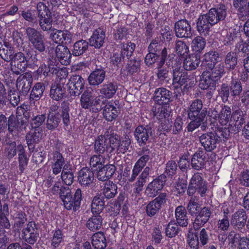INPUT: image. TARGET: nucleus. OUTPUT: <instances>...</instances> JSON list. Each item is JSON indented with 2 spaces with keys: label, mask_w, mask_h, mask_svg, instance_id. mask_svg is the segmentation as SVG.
<instances>
[{
  "label": "nucleus",
  "mask_w": 249,
  "mask_h": 249,
  "mask_svg": "<svg viewBox=\"0 0 249 249\" xmlns=\"http://www.w3.org/2000/svg\"><path fill=\"white\" fill-rule=\"evenodd\" d=\"M89 43L85 40H80L74 43L72 50V54L75 56L84 53L88 49Z\"/></svg>",
  "instance_id": "49"
},
{
  "label": "nucleus",
  "mask_w": 249,
  "mask_h": 249,
  "mask_svg": "<svg viewBox=\"0 0 249 249\" xmlns=\"http://www.w3.org/2000/svg\"><path fill=\"white\" fill-rule=\"evenodd\" d=\"M25 34L30 44L34 49L40 53L45 50L44 36L40 31L29 27L25 30Z\"/></svg>",
  "instance_id": "2"
},
{
  "label": "nucleus",
  "mask_w": 249,
  "mask_h": 249,
  "mask_svg": "<svg viewBox=\"0 0 249 249\" xmlns=\"http://www.w3.org/2000/svg\"><path fill=\"white\" fill-rule=\"evenodd\" d=\"M39 237L37 225L34 221L28 222L21 231V237L25 243L34 245Z\"/></svg>",
  "instance_id": "5"
},
{
  "label": "nucleus",
  "mask_w": 249,
  "mask_h": 249,
  "mask_svg": "<svg viewBox=\"0 0 249 249\" xmlns=\"http://www.w3.org/2000/svg\"><path fill=\"white\" fill-rule=\"evenodd\" d=\"M175 217L178 225L182 227H186L188 224V218L185 207L182 206L177 207L175 210Z\"/></svg>",
  "instance_id": "40"
},
{
  "label": "nucleus",
  "mask_w": 249,
  "mask_h": 249,
  "mask_svg": "<svg viewBox=\"0 0 249 249\" xmlns=\"http://www.w3.org/2000/svg\"><path fill=\"white\" fill-rule=\"evenodd\" d=\"M45 89V84L42 82H37L34 86L30 95V99L38 101L43 95Z\"/></svg>",
  "instance_id": "46"
},
{
  "label": "nucleus",
  "mask_w": 249,
  "mask_h": 249,
  "mask_svg": "<svg viewBox=\"0 0 249 249\" xmlns=\"http://www.w3.org/2000/svg\"><path fill=\"white\" fill-rule=\"evenodd\" d=\"M148 52H151L154 53L160 54L161 59L163 60H166V65L168 68L173 67V62L171 61V58L168 56V52L167 48L160 43L156 40H153L149 45L147 48Z\"/></svg>",
  "instance_id": "12"
},
{
  "label": "nucleus",
  "mask_w": 249,
  "mask_h": 249,
  "mask_svg": "<svg viewBox=\"0 0 249 249\" xmlns=\"http://www.w3.org/2000/svg\"><path fill=\"white\" fill-rule=\"evenodd\" d=\"M166 60H163V59H161V60L158 61L157 63V68L158 69L156 75L158 79L160 81H164L168 78L169 71L167 68L164 66V64L166 65Z\"/></svg>",
  "instance_id": "48"
},
{
  "label": "nucleus",
  "mask_w": 249,
  "mask_h": 249,
  "mask_svg": "<svg viewBox=\"0 0 249 249\" xmlns=\"http://www.w3.org/2000/svg\"><path fill=\"white\" fill-rule=\"evenodd\" d=\"M206 162V153L202 150L196 152L191 159L192 168L197 171L202 170L205 167Z\"/></svg>",
  "instance_id": "32"
},
{
  "label": "nucleus",
  "mask_w": 249,
  "mask_h": 249,
  "mask_svg": "<svg viewBox=\"0 0 249 249\" xmlns=\"http://www.w3.org/2000/svg\"><path fill=\"white\" fill-rule=\"evenodd\" d=\"M93 92L90 88H88L82 94L80 98V105L82 108L91 110L93 103Z\"/></svg>",
  "instance_id": "37"
},
{
  "label": "nucleus",
  "mask_w": 249,
  "mask_h": 249,
  "mask_svg": "<svg viewBox=\"0 0 249 249\" xmlns=\"http://www.w3.org/2000/svg\"><path fill=\"white\" fill-rule=\"evenodd\" d=\"M150 154L151 151L147 147L142 148L140 154L141 157L137 161L133 167L132 175L129 179V182H132L135 180L137 176L150 159Z\"/></svg>",
  "instance_id": "9"
},
{
  "label": "nucleus",
  "mask_w": 249,
  "mask_h": 249,
  "mask_svg": "<svg viewBox=\"0 0 249 249\" xmlns=\"http://www.w3.org/2000/svg\"><path fill=\"white\" fill-rule=\"evenodd\" d=\"M105 135H100L95 140L94 144L95 152L99 155L109 157L112 153V149L109 147Z\"/></svg>",
  "instance_id": "25"
},
{
  "label": "nucleus",
  "mask_w": 249,
  "mask_h": 249,
  "mask_svg": "<svg viewBox=\"0 0 249 249\" xmlns=\"http://www.w3.org/2000/svg\"><path fill=\"white\" fill-rule=\"evenodd\" d=\"M200 62V57L197 54L186 57L184 60L183 67L186 71H192L198 67Z\"/></svg>",
  "instance_id": "42"
},
{
  "label": "nucleus",
  "mask_w": 249,
  "mask_h": 249,
  "mask_svg": "<svg viewBox=\"0 0 249 249\" xmlns=\"http://www.w3.org/2000/svg\"><path fill=\"white\" fill-rule=\"evenodd\" d=\"M70 104L68 101H63L60 107L54 103L49 107L47 114L60 115L63 123L65 126H68L71 123Z\"/></svg>",
  "instance_id": "4"
},
{
  "label": "nucleus",
  "mask_w": 249,
  "mask_h": 249,
  "mask_svg": "<svg viewBox=\"0 0 249 249\" xmlns=\"http://www.w3.org/2000/svg\"><path fill=\"white\" fill-rule=\"evenodd\" d=\"M26 57L25 53L18 52L16 53L12 61L10 63L11 70L16 75L21 74L26 70Z\"/></svg>",
  "instance_id": "16"
},
{
  "label": "nucleus",
  "mask_w": 249,
  "mask_h": 249,
  "mask_svg": "<svg viewBox=\"0 0 249 249\" xmlns=\"http://www.w3.org/2000/svg\"><path fill=\"white\" fill-rule=\"evenodd\" d=\"M118 89L116 82L107 81L104 83L99 89L101 96L106 98H111L116 93Z\"/></svg>",
  "instance_id": "34"
},
{
  "label": "nucleus",
  "mask_w": 249,
  "mask_h": 249,
  "mask_svg": "<svg viewBox=\"0 0 249 249\" xmlns=\"http://www.w3.org/2000/svg\"><path fill=\"white\" fill-rule=\"evenodd\" d=\"M224 63L227 71H231L234 70L238 64L236 53L233 52L228 53L224 58Z\"/></svg>",
  "instance_id": "45"
},
{
  "label": "nucleus",
  "mask_w": 249,
  "mask_h": 249,
  "mask_svg": "<svg viewBox=\"0 0 249 249\" xmlns=\"http://www.w3.org/2000/svg\"><path fill=\"white\" fill-rule=\"evenodd\" d=\"M206 42L204 38L201 36L195 37L192 42L193 50L197 53H201L206 46Z\"/></svg>",
  "instance_id": "57"
},
{
  "label": "nucleus",
  "mask_w": 249,
  "mask_h": 249,
  "mask_svg": "<svg viewBox=\"0 0 249 249\" xmlns=\"http://www.w3.org/2000/svg\"><path fill=\"white\" fill-rule=\"evenodd\" d=\"M49 38L54 43L61 45L63 43H70L71 35L67 30H61L53 28L49 33Z\"/></svg>",
  "instance_id": "21"
},
{
  "label": "nucleus",
  "mask_w": 249,
  "mask_h": 249,
  "mask_svg": "<svg viewBox=\"0 0 249 249\" xmlns=\"http://www.w3.org/2000/svg\"><path fill=\"white\" fill-rule=\"evenodd\" d=\"M116 105L114 102L109 101L104 106L103 116L107 121L111 122L118 117L119 110L117 109Z\"/></svg>",
  "instance_id": "33"
},
{
  "label": "nucleus",
  "mask_w": 249,
  "mask_h": 249,
  "mask_svg": "<svg viewBox=\"0 0 249 249\" xmlns=\"http://www.w3.org/2000/svg\"><path fill=\"white\" fill-rule=\"evenodd\" d=\"M92 245L95 249H105L107 247V240L104 233L98 231L92 236Z\"/></svg>",
  "instance_id": "41"
},
{
  "label": "nucleus",
  "mask_w": 249,
  "mask_h": 249,
  "mask_svg": "<svg viewBox=\"0 0 249 249\" xmlns=\"http://www.w3.org/2000/svg\"><path fill=\"white\" fill-rule=\"evenodd\" d=\"M166 176L160 175L149 183L146 187L145 194L148 197H154L163 189L166 182Z\"/></svg>",
  "instance_id": "8"
},
{
  "label": "nucleus",
  "mask_w": 249,
  "mask_h": 249,
  "mask_svg": "<svg viewBox=\"0 0 249 249\" xmlns=\"http://www.w3.org/2000/svg\"><path fill=\"white\" fill-rule=\"evenodd\" d=\"M190 79L186 72L183 71L180 68H175L173 69V87L177 90L178 94L176 95V98L180 97L179 90L181 86L189 82Z\"/></svg>",
  "instance_id": "15"
},
{
  "label": "nucleus",
  "mask_w": 249,
  "mask_h": 249,
  "mask_svg": "<svg viewBox=\"0 0 249 249\" xmlns=\"http://www.w3.org/2000/svg\"><path fill=\"white\" fill-rule=\"evenodd\" d=\"M212 211L210 208L204 207L200 211L198 212L197 215L193 223V227L196 231L199 230L208 222L210 218Z\"/></svg>",
  "instance_id": "26"
},
{
  "label": "nucleus",
  "mask_w": 249,
  "mask_h": 249,
  "mask_svg": "<svg viewBox=\"0 0 249 249\" xmlns=\"http://www.w3.org/2000/svg\"><path fill=\"white\" fill-rule=\"evenodd\" d=\"M208 69L212 71L211 75L216 80H218L225 73V65L223 62H217Z\"/></svg>",
  "instance_id": "52"
},
{
  "label": "nucleus",
  "mask_w": 249,
  "mask_h": 249,
  "mask_svg": "<svg viewBox=\"0 0 249 249\" xmlns=\"http://www.w3.org/2000/svg\"><path fill=\"white\" fill-rule=\"evenodd\" d=\"M178 226L176 223L170 222L165 229L166 236L169 238H173L177 235L180 231Z\"/></svg>",
  "instance_id": "62"
},
{
  "label": "nucleus",
  "mask_w": 249,
  "mask_h": 249,
  "mask_svg": "<svg viewBox=\"0 0 249 249\" xmlns=\"http://www.w3.org/2000/svg\"><path fill=\"white\" fill-rule=\"evenodd\" d=\"M26 57V66L27 68H32L37 65L38 59L37 58V53L33 49H28L25 50Z\"/></svg>",
  "instance_id": "51"
},
{
  "label": "nucleus",
  "mask_w": 249,
  "mask_h": 249,
  "mask_svg": "<svg viewBox=\"0 0 249 249\" xmlns=\"http://www.w3.org/2000/svg\"><path fill=\"white\" fill-rule=\"evenodd\" d=\"M106 74L105 68L100 66L97 67L89 74L88 78L89 85L91 86H98L104 81Z\"/></svg>",
  "instance_id": "24"
},
{
  "label": "nucleus",
  "mask_w": 249,
  "mask_h": 249,
  "mask_svg": "<svg viewBox=\"0 0 249 249\" xmlns=\"http://www.w3.org/2000/svg\"><path fill=\"white\" fill-rule=\"evenodd\" d=\"M55 53L57 59L62 65L70 64L72 54L66 46L58 45L55 49Z\"/></svg>",
  "instance_id": "29"
},
{
  "label": "nucleus",
  "mask_w": 249,
  "mask_h": 249,
  "mask_svg": "<svg viewBox=\"0 0 249 249\" xmlns=\"http://www.w3.org/2000/svg\"><path fill=\"white\" fill-rule=\"evenodd\" d=\"M227 16V8L224 4L211 8L207 14L200 15L197 19L196 28L201 36H207L211 27L220 21L225 19Z\"/></svg>",
  "instance_id": "1"
},
{
  "label": "nucleus",
  "mask_w": 249,
  "mask_h": 249,
  "mask_svg": "<svg viewBox=\"0 0 249 249\" xmlns=\"http://www.w3.org/2000/svg\"><path fill=\"white\" fill-rule=\"evenodd\" d=\"M116 170V168L113 164L103 165L93 169V171L96 172L97 179L102 181L108 180L113 175Z\"/></svg>",
  "instance_id": "27"
},
{
  "label": "nucleus",
  "mask_w": 249,
  "mask_h": 249,
  "mask_svg": "<svg viewBox=\"0 0 249 249\" xmlns=\"http://www.w3.org/2000/svg\"><path fill=\"white\" fill-rule=\"evenodd\" d=\"M174 31L178 38H188L192 35L190 23L185 19L179 20L175 23Z\"/></svg>",
  "instance_id": "17"
},
{
  "label": "nucleus",
  "mask_w": 249,
  "mask_h": 249,
  "mask_svg": "<svg viewBox=\"0 0 249 249\" xmlns=\"http://www.w3.org/2000/svg\"><path fill=\"white\" fill-rule=\"evenodd\" d=\"M219 58V54L217 51H210L204 55L201 65L209 69L218 62Z\"/></svg>",
  "instance_id": "39"
},
{
  "label": "nucleus",
  "mask_w": 249,
  "mask_h": 249,
  "mask_svg": "<svg viewBox=\"0 0 249 249\" xmlns=\"http://www.w3.org/2000/svg\"><path fill=\"white\" fill-rule=\"evenodd\" d=\"M229 87L231 96L235 98L240 96L243 91V87L240 79L232 76Z\"/></svg>",
  "instance_id": "43"
},
{
  "label": "nucleus",
  "mask_w": 249,
  "mask_h": 249,
  "mask_svg": "<svg viewBox=\"0 0 249 249\" xmlns=\"http://www.w3.org/2000/svg\"><path fill=\"white\" fill-rule=\"evenodd\" d=\"M110 64L117 69L121 68L126 60L120 53H114L110 56Z\"/></svg>",
  "instance_id": "60"
},
{
  "label": "nucleus",
  "mask_w": 249,
  "mask_h": 249,
  "mask_svg": "<svg viewBox=\"0 0 249 249\" xmlns=\"http://www.w3.org/2000/svg\"><path fill=\"white\" fill-rule=\"evenodd\" d=\"M176 53L180 56L185 57L187 56L189 50L186 43L180 40H178L175 43Z\"/></svg>",
  "instance_id": "59"
},
{
  "label": "nucleus",
  "mask_w": 249,
  "mask_h": 249,
  "mask_svg": "<svg viewBox=\"0 0 249 249\" xmlns=\"http://www.w3.org/2000/svg\"><path fill=\"white\" fill-rule=\"evenodd\" d=\"M247 219L246 212L243 209H239L232 214L231 218V225L235 230L244 232Z\"/></svg>",
  "instance_id": "14"
},
{
  "label": "nucleus",
  "mask_w": 249,
  "mask_h": 249,
  "mask_svg": "<svg viewBox=\"0 0 249 249\" xmlns=\"http://www.w3.org/2000/svg\"><path fill=\"white\" fill-rule=\"evenodd\" d=\"M221 107L219 122L221 125H226L231 119V110L230 107L226 105Z\"/></svg>",
  "instance_id": "50"
},
{
  "label": "nucleus",
  "mask_w": 249,
  "mask_h": 249,
  "mask_svg": "<svg viewBox=\"0 0 249 249\" xmlns=\"http://www.w3.org/2000/svg\"><path fill=\"white\" fill-rule=\"evenodd\" d=\"M140 60L139 59L129 60L126 66L127 74L132 75L138 72L140 70Z\"/></svg>",
  "instance_id": "56"
},
{
  "label": "nucleus",
  "mask_w": 249,
  "mask_h": 249,
  "mask_svg": "<svg viewBox=\"0 0 249 249\" xmlns=\"http://www.w3.org/2000/svg\"><path fill=\"white\" fill-rule=\"evenodd\" d=\"M102 192L104 198L107 199L113 198L117 193V186L112 181H107L104 184Z\"/></svg>",
  "instance_id": "44"
},
{
  "label": "nucleus",
  "mask_w": 249,
  "mask_h": 249,
  "mask_svg": "<svg viewBox=\"0 0 249 249\" xmlns=\"http://www.w3.org/2000/svg\"><path fill=\"white\" fill-rule=\"evenodd\" d=\"M207 113V109L203 108V103L200 99H196L193 101L188 110V116L189 119H194L196 117L205 119Z\"/></svg>",
  "instance_id": "19"
},
{
  "label": "nucleus",
  "mask_w": 249,
  "mask_h": 249,
  "mask_svg": "<svg viewBox=\"0 0 249 249\" xmlns=\"http://www.w3.org/2000/svg\"><path fill=\"white\" fill-rule=\"evenodd\" d=\"M25 122L21 119H18L11 115L8 119V130L13 136L18 138L19 133L26 129Z\"/></svg>",
  "instance_id": "20"
},
{
  "label": "nucleus",
  "mask_w": 249,
  "mask_h": 249,
  "mask_svg": "<svg viewBox=\"0 0 249 249\" xmlns=\"http://www.w3.org/2000/svg\"><path fill=\"white\" fill-rule=\"evenodd\" d=\"M155 135V130L148 125L145 126L139 125L134 131V135L137 143L140 146L146 145L150 137Z\"/></svg>",
  "instance_id": "10"
},
{
  "label": "nucleus",
  "mask_w": 249,
  "mask_h": 249,
  "mask_svg": "<svg viewBox=\"0 0 249 249\" xmlns=\"http://www.w3.org/2000/svg\"><path fill=\"white\" fill-rule=\"evenodd\" d=\"M199 139L201 145L207 152H212L216 149L220 144L218 136L214 131L202 134Z\"/></svg>",
  "instance_id": "7"
},
{
  "label": "nucleus",
  "mask_w": 249,
  "mask_h": 249,
  "mask_svg": "<svg viewBox=\"0 0 249 249\" xmlns=\"http://www.w3.org/2000/svg\"><path fill=\"white\" fill-rule=\"evenodd\" d=\"M105 198L101 193L94 196L91 203L92 214H101L105 208Z\"/></svg>",
  "instance_id": "35"
},
{
  "label": "nucleus",
  "mask_w": 249,
  "mask_h": 249,
  "mask_svg": "<svg viewBox=\"0 0 249 249\" xmlns=\"http://www.w3.org/2000/svg\"><path fill=\"white\" fill-rule=\"evenodd\" d=\"M105 38V30L103 28H98L93 31L92 36L89 38L90 45L96 49H100L103 46Z\"/></svg>",
  "instance_id": "30"
},
{
  "label": "nucleus",
  "mask_w": 249,
  "mask_h": 249,
  "mask_svg": "<svg viewBox=\"0 0 249 249\" xmlns=\"http://www.w3.org/2000/svg\"><path fill=\"white\" fill-rule=\"evenodd\" d=\"M216 80L210 75H202L199 84V87L202 89H211L215 86Z\"/></svg>",
  "instance_id": "53"
},
{
  "label": "nucleus",
  "mask_w": 249,
  "mask_h": 249,
  "mask_svg": "<svg viewBox=\"0 0 249 249\" xmlns=\"http://www.w3.org/2000/svg\"><path fill=\"white\" fill-rule=\"evenodd\" d=\"M106 136V140L108 142V144L109 147L112 149V153L116 150L118 146H119L120 137L116 134L112 133L107 135Z\"/></svg>",
  "instance_id": "64"
},
{
  "label": "nucleus",
  "mask_w": 249,
  "mask_h": 249,
  "mask_svg": "<svg viewBox=\"0 0 249 249\" xmlns=\"http://www.w3.org/2000/svg\"><path fill=\"white\" fill-rule=\"evenodd\" d=\"M18 153V168L20 174L23 173L27 167L29 157L25 152L23 145L21 144L17 145Z\"/></svg>",
  "instance_id": "36"
},
{
  "label": "nucleus",
  "mask_w": 249,
  "mask_h": 249,
  "mask_svg": "<svg viewBox=\"0 0 249 249\" xmlns=\"http://www.w3.org/2000/svg\"><path fill=\"white\" fill-rule=\"evenodd\" d=\"M66 88L64 83L55 81L53 82L50 90V97L53 100L59 101L66 97Z\"/></svg>",
  "instance_id": "23"
},
{
  "label": "nucleus",
  "mask_w": 249,
  "mask_h": 249,
  "mask_svg": "<svg viewBox=\"0 0 249 249\" xmlns=\"http://www.w3.org/2000/svg\"><path fill=\"white\" fill-rule=\"evenodd\" d=\"M53 232V236L51 240V245L53 249H55L63 241L64 236L62 230L59 229L55 230Z\"/></svg>",
  "instance_id": "58"
},
{
  "label": "nucleus",
  "mask_w": 249,
  "mask_h": 249,
  "mask_svg": "<svg viewBox=\"0 0 249 249\" xmlns=\"http://www.w3.org/2000/svg\"><path fill=\"white\" fill-rule=\"evenodd\" d=\"M93 170L86 167L82 168L78 173V179L79 183L86 187H89L93 183L94 175Z\"/></svg>",
  "instance_id": "28"
},
{
  "label": "nucleus",
  "mask_w": 249,
  "mask_h": 249,
  "mask_svg": "<svg viewBox=\"0 0 249 249\" xmlns=\"http://www.w3.org/2000/svg\"><path fill=\"white\" fill-rule=\"evenodd\" d=\"M32 75L30 72H25L20 75L17 80V88L19 94L26 96L30 91L33 83Z\"/></svg>",
  "instance_id": "13"
},
{
  "label": "nucleus",
  "mask_w": 249,
  "mask_h": 249,
  "mask_svg": "<svg viewBox=\"0 0 249 249\" xmlns=\"http://www.w3.org/2000/svg\"><path fill=\"white\" fill-rule=\"evenodd\" d=\"M172 92L164 88L157 89L154 92V100L160 105L168 104L171 102Z\"/></svg>",
  "instance_id": "31"
},
{
  "label": "nucleus",
  "mask_w": 249,
  "mask_h": 249,
  "mask_svg": "<svg viewBox=\"0 0 249 249\" xmlns=\"http://www.w3.org/2000/svg\"><path fill=\"white\" fill-rule=\"evenodd\" d=\"M42 136V128H37V129L31 128L26 134L25 139L30 152L34 151L36 145L40 142Z\"/></svg>",
  "instance_id": "18"
},
{
  "label": "nucleus",
  "mask_w": 249,
  "mask_h": 249,
  "mask_svg": "<svg viewBox=\"0 0 249 249\" xmlns=\"http://www.w3.org/2000/svg\"><path fill=\"white\" fill-rule=\"evenodd\" d=\"M68 90L71 96H78L83 92L85 80L81 75H73L69 79L67 83Z\"/></svg>",
  "instance_id": "11"
},
{
  "label": "nucleus",
  "mask_w": 249,
  "mask_h": 249,
  "mask_svg": "<svg viewBox=\"0 0 249 249\" xmlns=\"http://www.w3.org/2000/svg\"><path fill=\"white\" fill-rule=\"evenodd\" d=\"M61 119L60 115L47 114L46 128L50 130L55 129L58 126Z\"/></svg>",
  "instance_id": "55"
},
{
  "label": "nucleus",
  "mask_w": 249,
  "mask_h": 249,
  "mask_svg": "<svg viewBox=\"0 0 249 249\" xmlns=\"http://www.w3.org/2000/svg\"><path fill=\"white\" fill-rule=\"evenodd\" d=\"M36 15L37 18H43L47 17H51L52 13L49 8L43 2H38L36 6Z\"/></svg>",
  "instance_id": "63"
},
{
  "label": "nucleus",
  "mask_w": 249,
  "mask_h": 249,
  "mask_svg": "<svg viewBox=\"0 0 249 249\" xmlns=\"http://www.w3.org/2000/svg\"><path fill=\"white\" fill-rule=\"evenodd\" d=\"M207 190V183L203 178L202 174L196 173L194 174L189 183L187 194L189 196H193L196 193L203 196Z\"/></svg>",
  "instance_id": "3"
},
{
  "label": "nucleus",
  "mask_w": 249,
  "mask_h": 249,
  "mask_svg": "<svg viewBox=\"0 0 249 249\" xmlns=\"http://www.w3.org/2000/svg\"><path fill=\"white\" fill-rule=\"evenodd\" d=\"M167 194L161 193L153 200L150 201L146 206L145 211L148 216L153 217L158 213L167 200Z\"/></svg>",
  "instance_id": "6"
},
{
  "label": "nucleus",
  "mask_w": 249,
  "mask_h": 249,
  "mask_svg": "<svg viewBox=\"0 0 249 249\" xmlns=\"http://www.w3.org/2000/svg\"><path fill=\"white\" fill-rule=\"evenodd\" d=\"M135 44L131 42L126 43H122L121 44V51L120 53L122 54L124 57L127 60H128L132 56L135 49Z\"/></svg>",
  "instance_id": "54"
},
{
  "label": "nucleus",
  "mask_w": 249,
  "mask_h": 249,
  "mask_svg": "<svg viewBox=\"0 0 249 249\" xmlns=\"http://www.w3.org/2000/svg\"><path fill=\"white\" fill-rule=\"evenodd\" d=\"M46 118L44 114L36 113L35 115L32 120H30V125L31 128L36 129L42 128L41 126L45 122Z\"/></svg>",
  "instance_id": "61"
},
{
  "label": "nucleus",
  "mask_w": 249,
  "mask_h": 249,
  "mask_svg": "<svg viewBox=\"0 0 249 249\" xmlns=\"http://www.w3.org/2000/svg\"><path fill=\"white\" fill-rule=\"evenodd\" d=\"M82 199V191L77 189L72 196L71 195L63 201L64 207L68 210H72L73 212L77 211L80 206L81 201Z\"/></svg>",
  "instance_id": "22"
},
{
  "label": "nucleus",
  "mask_w": 249,
  "mask_h": 249,
  "mask_svg": "<svg viewBox=\"0 0 249 249\" xmlns=\"http://www.w3.org/2000/svg\"><path fill=\"white\" fill-rule=\"evenodd\" d=\"M18 13L24 20L28 21L31 25H34L37 24L38 18L36 10L32 9L20 10Z\"/></svg>",
  "instance_id": "47"
},
{
  "label": "nucleus",
  "mask_w": 249,
  "mask_h": 249,
  "mask_svg": "<svg viewBox=\"0 0 249 249\" xmlns=\"http://www.w3.org/2000/svg\"><path fill=\"white\" fill-rule=\"evenodd\" d=\"M103 218L101 214H92L87 221V228L92 231L100 230L103 225Z\"/></svg>",
  "instance_id": "38"
}]
</instances>
